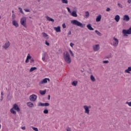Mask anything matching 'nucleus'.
<instances>
[{
	"mask_svg": "<svg viewBox=\"0 0 131 131\" xmlns=\"http://www.w3.org/2000/svg\"><path fill=\"white\" fill-rule=\"evenodd\" d=\"M63 58L64 59V61L68 63V64H70L71 63V58L70 57V55L68 52L63 53Z\"/></svg>",
	"mask_w": 131,
	"mask_h": 131,
	"instance_id": "1",
	"label": "nucleus"
},
{
	"mask_svg": "<svg viewBox=\"0 0 131 131\" xmlns=\"http://www.w3.org/2000/svg\"><path fill=\"white\" fill-rule=\"evenodd\" d=\"M71 23H72L73 25H76V26H78L79 27H81V28L85 26V24H82L81 23L79 22L78 20L76 19L72 20L71 21Z\"/></svg>",
	"mask_w": 131,
	"mask_h": 131,
	"instance_id": "2",
	"label": "nucleus"
},
{
	"mask_svg": "<svg viewBox=\"0 0 131 131\" xmlns=\"http://www.w3.org/2000/svg\"><path fill=\"white\" fill-rule=\"evenodd\" d=\"M27 19L26 17H23L20 19V24L24 26V27H25V28H27V26L26 25Z\"/></svg>",
	"mask_w": 131,
	"mask_h": 131,
	"instance_id": "3",
	"label": "nucleus"
},
{
	"mask_svg": "<svg viewBox=\"0 0 131 131\" xmlns=\"http://www.w3.org/2000/svg\"><path fill=\"white\" fill-rule=\"evenodd\" d=\"M122 33H123L124 36H128L127 34H131V26L128 30H123Z\"/></svg>",
	"mask_w": 131,
	"mask_h": 131,
	"instance_id": "4",
	"label": "nucleus"
},
{
	"mask_svg": "<svg viewBox=\"0 0 131 131\" xmlns=\"http://www.w3.org/2000/svg\"><path fill=\"white\" fill-rule=\"evenodd\" d=\"M30 101L31 102H35L36 101V99H37V96L35 94H32L29 97Z\"/></svg>",
	"mask_w": 131,
	"mask_h": 131,
	"instance_id": "5",
	"label": "nucleus"
},
{
	"mask_svg": "<svg viewBox=\"0 0 131 131\" xmlns=\"http://www.w3.org/2000/svg\"><path fill=\"white\" fill-rule=\"evenodd\" d=\"M93 50L94 52H98L100 50V45L99 44L94 45L93 46Z\"/></svg>",
	"mask_w": 131,
	"mask_h": 131,
	"instance_id": "6",
	"label": "nucleus"
},
{
	"mask_svg": "<svg viewBox=\"0 0 131 131\" xmlns=\"http://www.w3.org/2000/svg\"><path fill=\"white\" fill-rule=\"evenodd\" d=\"M113 39L114 40H115L113 42L114 47H117V46H118V43L119 42V41H118V39L115 38V37H114Z\"/></svg>",
	"mask_w": 131,
	"mask_h": 131,
	"instance_id": "7",
	"label": "nucleus"
},
{
	"mask_svg": "<svg viewBox=\"0 0 131 131\" xmlns=\"http://www.w3.org/2000/svg\"><path fill=\"white\" fill-rule=\"evenodd\" d=\"M83 108L84 110L85 114H88V115H89L90 114V109H89V107H87L86 105H84Z\"/></svg>",
	"mask_w": 131,
	"mask_h": 131,
	"instance_id": "8",
	"label": "nucleus"
},
{
	"mask_svg": "<svg viewBox=\"0 0 131 131\" xmlns=\"http://www.w3.org/2000/svg\"><path fill=\"white\" fill-rule=\"evenodd\" d=\"M48 81H50V79L49 78H46L39 83V85H41V84H42L43 83H47V82H48Z\"/></svg>",
	"mask_w": 131,
	"mask_h": 131,
	"instance_id": "9",
	"label": "nucleus"
},
{
	"mask_svg": "<svg viewBox=\"0 0 131 131\" xmlns=\"http://www.w3.org/2000/svg\"><path fill=\"white\" fill-rule=\"evenodd\" d=\"M38 106H45V107H48L50 106V103L46 102L42 103L41 102H40L38 103Z\"/></svg>",
	"mask_w": 131,
	"mask_h": 131,
	"instance_id": "10",
	"label": "nucleus"
},
{
	"mask_svg": "<svg viewBox=\"0 0 131 131\" xmlns=\"http://www.w3.org/2000/svg\"><path fill=\"white\" fill-rule=\"evenodd\" d=\"M14 110H16L17 112H20V108L18 106V105L14 104L12 107Z\"/></svg>",
	"mask_w": 131,
	"mask_h": 131,
	"instance_id": "11",
	"label": "nucleus"
},
{
	"mask_svg": "<svg viewBox=\"0 0 131 131\" xmlns=\"http://www.w3.org/2000/svg\"><path fill=\"white\" fill-rule=\"evenodd\" d=\"M12 25H13V26H15L16 28H17V27H19V24H18V21L15 20H13L12 21Z\"/></svg>",
	"mask_w": 131,
	"mask_h": 131,
	"instance_id": "12",
	"label": "nucleus"
},
{
	"mask_svg": "<svg viewBox=\"0 0 131 131\" xmlns=\"http://www.w3.org/2000/svg\"><path fill=\"white\" fill-rule=\"evenodd\" d=\"M129 16L127 15H125L123 16V21H129Z\"/></svg>",
	"mask_w": 131,
	"mask_h": 131,
	"instance_id": "13",
	"label": "nucleus"
},
{
	"mask_svg": "<svg viewBox=\"0 0 131 131\" xmlns=\"http://www.w3.org/2000/svg\"><path fill=\"white\" fill-rule=\"evenodd\" d=\"M10 47V42L8 41L3 46V48H5V50H7L8 48Z\"/></svg>",
	"mask_w": 131,
	"mask_h": 131,
	"instance_id": "14",
	"label": "nucleus"
},
{
	"mask_svg": "<svg viewBox=\"0 0 131 131\" xmlns=\"http://www.w3.org/2000/svg\"><path fill=\"white\" fill-rule=\"evenodd\" d=\"M54 30H55L56 32H61V27L60 26L54 27Z\"/></svg>",
	"mask_w": 131,
	"mask_h": 131,
	"instance_id": "15",
	"label": "nucleus"
},
{
	"mask_svg": "<svg viewBox=\"0 0 131 131\" xmlns=\"http://www.w3.org/2000/svg\"><path fill=\"white\" fill-rule=\"evenodd\" d=\"M102 18V15H101L100 14L98 16H97L96 19V22H100V21H101V19Z\"/></svg>",
	"mask_w": 131,
	"mask_h": 131,
	"instance_id": "16",
	"label": "nucleus"
},
{
	"mask_svg": "<svg viewBox=\"0 0 131 131\" xmlns=\"http://www.w3.org/2000/svg\"><path fill=\"white\" fill-rule=\"evenodd\" d=\"M115 20L116 22H119V20H120V16L119 15H117L115 17Z\"/></svg>",
	"mask_w": 131,
	"mask_h": 131,
	"instance_id": "17",
	"label": "nucleus"
},
{
	"mask_svg": "<svg viewBox=\"0 0 131 131\" xmlns=\"http://www.w3.org/2000/svg\"><path fill=\"white\" fill-rule=\"evenodd\" d=\"M27 105L29 106V107H30V108H33V107H34V105L33 104V103L31 102H28Z\"/></svg>",
	"mask_w": 131,
	"mask_h": 131,
	"instance_id": "18",
	"label": "nucleus"
},
{
	"mask_svg": "<svg viewBox=\"0 0 131 131\" xmlns=\"http://www.w3.org/2000/svg\"><path fill=\"white\" fill-rule=\"evenodd\" d=\"M71 15L73 16V17H77V13L76 11H73Z\"/></svg>",
	"mask_w": 131,
	"mask_h": 131,
	"instance_id": "19",
	"label": "nucleus"
},
{
	"mask_svg": "<svg viewBox=\"0 0 131 131\" xmlns=\"http://www.w3.org/2000/svg\"><path fill=\"white\" fill-rule=\"evenodd\" d=\"M131 71V67H128L127 69L125 70V73H130Z\"/></svg>",
	"mask_w": 131,
	"mask_h": 131,
	"instance_id": "20",
	"label": "nucleus"
},
{
	"mask_svg": "<svg viewBox=\"0 0 131 131\" xmlns=\"http://www.w3.org/2000/svg\"><path fill=\"white\" fill-rule=\"evenodd\" d=\"M87 28H88V29L89 30H94V28H93V27H92V25L91 24H88L86 26Z\"/></svg>",
	"mask_w": 131,
	"mask_h": 131,
	"instance_id": "21",
	"label": "nucleus"
},
{
	"mask_svg": "<svg viewBox=\"0 0 131 131\" xmlns=\"http://www.w3.org/2000/svg\"><path fill=\"white\" fill-rule=\"evenodd\" d=\"M90 79L93 82H95L96 81V79L95 78V77L93 75H91L90 76Z\"/></svg>",
	"mask_w": 131,
	"mask_h": 131,
	"instance_id": "22",
	"label": "nucleus"
},
{
	"mask_svg": "<svg viewBox=\"0 0 131 131\" xmlns=\"http://www.w3.org/2000/svg\"><path fill=\"white\" fill-rule=\"evenodd\" d=\"M39 93H40V95H46V93H47V91L46 90L44 91L40 90L39 91Z\"/></svg>",
	"mask_w": 131,
	"mask_h": 131,
	"instance_id": "23",
	"label": "nucleus"
},
{
	"mask_svg": "<svg viewBox=\"0 0 131 131\" xmlns=\"http://www.w3.org/2000/svg\"><path fill=\"white\" fill-rule=\"evenodd\" d=\"M36 69H37V67H32L30 69V72H32L33 71H34V70H36Z\"/></svg>",
	"mask_w": 131,
	"mask_h": 131,
	"instance_id": "24",
	"label": "nucleus"
},
{
	"mask_svg": "<svg viewBox=\"0 0 131 131\" xmlns=\"http://www.w3.org/2000/svg\"><path fill=\"white\" fill-rule=\"evenodd\" d=\"M77 83H78L77 81H74L72 83V85H73L74 86H76V85H77Z\"/></svg>",
	"mask_w": 131,
	"mask_h": 131,
	"instance_id": "25",
	"label": "nucleus"
},
{
	"mask_svg": "<svg viewBox=\"0 0 131 131\" xmlns=\"http://www.w3.org/2000/svg\"><path fill=\"white\" fill-rule=\"evenodd\" d=\"M47 20L48 21H51V22H55V20H54V19L50 17L49 16L47 17Z\"/></svg>",
	"mask_w": 131,
	"mask_h": 131,
	"instance_id": "26",
	"label": "nucleus"
},
{
	"mask_svg": "<svg viewBox=\"0 0 131 131\" xmlns=\"http://www.w3.org/2000/svg\"><path fill=\"white\" fill-rule=\"evenodd\" d=\"M14 108L13 107L10 110L11 113H12V114H16V111H14Z\"/></svg>",
	"mask_w": 131,
	"mask_h": 131,
	"instance_id": "27",
	"label": "nucleus"
},
{
	"mask_svg": "<svg viewBox=\"0 0 131 131\" xmlns=\"http://www.w3.org/2000/svg\"><path fill=\"white\" fill-rule=\"evenodd\" d=\"M95 33L97 34V35H99V36H101L102 35V34L101 33V32H99V31L98 30H95Z\"/></svg>",
	"mask_w": 131,
	"mask_h": 131,
	"instance_id": "28",
	"label": "nucleus"
},
{
	"mask_svg": "<svg viewBox=\"0 0 131 131\" xmlns=\"http://www.w3.org/2000/svg\"><path fill=\"white\" fill-rule=\"evenodd\" d=\"M43 113L44 114H49V110H48L47 109H45L44 110Z\"/></svg>",
	"mask_w": 131,
	"mask_h": 131,
	"instance_id": "29",
	"label": "nucleus"
},
{
	"mask_svg": "<svg viewBox=\"0 0 131 131\" xmlns=\"http://www.w3.org/2000/svg\"><path fill=\"white\" fill-rule=\"evenodd\" d=\"M62 4H68V0H60Z\"/></svg>",
	"mask_w": 131,
	"mask_h": 131,
	"instance_id": "30",
	"label": "nucleus"
},
{
	"mask_svg": "<svg viewBox=\"0 0 131 131\" xmlns=\"http://www.w3.org/2000/svg\"><path fill=\"white\" fill-rule=\"evenodd\" d=\"M32 58V57H31V56H30V54H28V56H27V59H28V60H31Z\"/></svg>",
	"mask_w": 131,
	"mask_h": 131,
	"instance_id": "31",
	"label": "nucleus"
},
{
	"mask_svg": "<svg viewBox=\"0 0 131 131\" xmlns=\"http://www.w3.org/2000/svg\"><path fill=\"white\" fill-rule=\"evenodd\" d=\"M69 52H70V54H71V56H72V57H74V54H73V52H72V51H71V50H69Z\"/></svg>",
	"mask_w": 131,
	"mask_h": 131,
	"instance_id": "32",
	"label": "nucleus"
},
{
	"mask_svg": "<svg viewBox=\"0 0 131 131\" xmlns=\"http://www.w3.org/2000/svg\"><path fill=\"white\" fill-rule=\"evenodd\" d=\"M42 34L43 37H47V36H49V35L48 34H47V33H46L45 32H42Z\"/></svg>",
	"mask_w": 131,
	"mask_h": 131,
	"instance_id": "33",
	"label": "nucleus"
},
{
	"mask_svg": "<svg viewBox=\"0 0 131 131\" xmlns=\"http://www.w3.org/2000/svg\"><path fill=\"white\" fill-rule=\"evenodd\" d=\"M32 128L33 129V130L38 131V128H37V127H35L32 126Z\"/></svg>",
	"mask_w": 131,
	"mask_h": 131,
	"instance_id": "34",
	"label": "nucleus"
},
{
	"mask_svg": "<svg viewBox=\"0 0 131 131\" xmlns=\"http://www.w3.org/2000/svg\"><path fill=\"white\" fill-rule=\"evenodd\" d=\"M102 63H103V64H108V63H109V61L108 60H103L102 61Z\"/></svg>",
	"mask_w": 131,
	"mask_h": 131,
	"instance_id": "35",
	"label": "nucleus"
},
{
	"mask_svg": "<svg viewBox=\"0 0 131 131\" xmlns=\"http://www.w3.org/2000/svg\"><path fill=\"white\" fill-rule=\"evenodd\" d=\"M18 9L19 10L20 13H21V14H24V12H23V11L22 10V8H21L19 7Z\"/></svg>",
	"mask_w": 131,
	"mask_h": 131,
	"instance_id": "36",
	"label": "nucleus"
},
{
	"mask_svg": "<svg viewBox=\"0 0 131 131\" xmlns=\"http://www.w3.org/2000/svg\"><path fill=\"white\" fill-rule=\"evenodd\" d=\"M85 16L86 17H90V13L89 12V11H86L85 12Z\"/></svg>",
	"mask_w": 131,
	"mask_h": 131,
	"instance_id": "37",
	"label": "nucleus"
},
{
	"mask_svg": "<svg viewBox=\"0 0 131 131\" xmlns=\"http://www.w3.org/2000/svg\"><path fill=\"white\" fill-rule=\"evenodd\" d=\"M66 130L67 131H72V130L71 129V128L69 127H67Z\"/></svg>",
	"mask_w": 131,
	"mask_h": 131,
	"instance_id": "38",
	"label": "nucleus"
},
{
	"mask_svg": "<svg viewBox=\"0 0 131 131\" xmlns=\"http://www.w3.org/2000/svg\"><path fill=\"white\" fill-rule=\"evenodd\" d=\"M12 20H15V18H16V15L14 14H13L12 15Z\"/></svg>",
	"mask_w": 131,
	"mask_h": 131,
	"instance_id": "39",
	"label": "nucleus"
},
{
	"mask_svg": "<svg viewBox=\"0 0 131 131\" xmlns=\"http://www.w3.org/2000/svg\"><path fill=\"white\" fill-rule=\"evenodd\" d=\"M126 104H127V105H128V106H129V107H131V101L130 102L127 101L126 102Z\"/></svg>",
	"mask_w": 131,
	"mask_h": 131,
	"instance_id": "40",
	"label": "nucleus"
},
{
	"mask_svg": "<svg viewBox=\"0 0 131 131\" xmlns=\"http://www.w3.org/2000/svg\"><path fill=\"white\" fill-rule=\"evenodd\" d=\"M118 6L119 8H121V9H122V5H121L120 3H118Z\"/></svg>",
	"mask_w": 131,
	"mask_h": 131,
	"instance_id": "41",
	"label": "nucleus"
},
{
	"mask_svg": "<svg viewBox=\"0 0 131 131\" xmlns=\"http://www.w3.org/2000/svg\"><path fill=\"white\" fill-rule=\"evenodd\" d=\"M46 56H47V52H44L42 54V57L46 58Z\"/></svg>",
	"mask_w": 131,
	"mask_h": 131,
	"instance_id": "42",
	"label": "nucleus"
},
{
	"mask_svg": "<svg viewBox=\"0 0 131 131\" xmlns=\"http://www.w3.org/2000/svg\"><path fill=\"white\" fill-rule=\"evenodd\" d=\"M30 62V63H34V59H33V58L31 59Z\"/></svg>",
	"mask_w": 131,
	"mask_h": 131,
	"instance_id": "43",
	"label": "nucleus"
},
{
	"mask_svg": "<svg viewBox=\"0 0 131 131\" xmlns=\"http://www.w3.org/2000/svg\"><path fill=\"white\" fill-rule=\"evenodd\" d=\"M67 9L69 13H71V10H70V8H69V7H67Z\"/></svg>",
	"mask_w": 131,
	"mask_h": 131,
	"instance_id": "44",
	"label": "nucleus"
},
{
	"mask_svg": "<svg viewBox=\"0 0 131 131\" xmlns=\"http://www.w3.org/2000/svg\"><path fill=\"white\" fill-rule=\"evenodd\" d=\"M62 28H66V25L65 24V23H63L62 24Z\"/></svg>",
	"mask_w": 131,
	"mask_h": 131,
	"instance_id": "45",
	"label": "nucleus"
},
{
	"mask_svg": "<svg viewBox=\"0 0 131 131\" xmlns=\"http://www.w3.org/2000/svg\"><path fill=\"white\" fill-rule=\"evenodd\" d=\"M70 45L71 47V48H73V46H74V43L71 42Z\"/></svg>",
	"mask_w": 131,
	"mask_h": 131,
	"instance_id": "46",
	"label": "nucleus"
},
{
	"mask_svg": "<svg viewBox=\"0 0 131 131\" xmlns=\"http://www.w3.org/2000/svg\"><path fill=\"white\" fill-rule=\"evenodd\" d=\"M24 10L25 11V12H30V10H29V9H25Z\"/></svg>",
	"mask_w": 131,
	"mask_h": 131,
	"instance_id": "47",
	"label": "nucleus"
},
{
	"mask_svg": "<svg viewBox=\"0 0 131 131\" xmlns=\"http://www.w3.org/2000/svg\"><path fill=\"white\" fill-rule=\"evenodd\" d=\"M110 8L108 7L106 8V12H110Z\"/></svg>",
	"mask_w": 131,
	"mask_h": 131,
	"instance_id": "48",
	"label": "nucleus"
},
{
	"mask_svg": "<svg viewBox=\"0 0 131 131\" xmlns=\"http://www.w3.org/2000/svg\"><path fill=\"white\" fill-rule=\"evenodd\" d=\"M46 45H47V46H50V43L48 42V41L46 40Z\"/></svg>",
	"mask_w": 131,
	"mask_h": 131,
	"instance_id": "49",
	"label": "nucleus"
},
{
	"mask_svg": "<svg viewBox=\"0 0 131 131\" xmlns=\"http://www.w3.org/2000/svg\"><path fill=\"white\" fill-rule=\"evenodd\" d=\"M86 107L88 108V109H91V108H92V106H91V105H89V106L86 105Z\"/></svg>",
	"mask_w": 131,
	"mask_h": 131,
	"instance_id": "50",
	"label": "nucleus"
},
{
	"mask_svg": "<svg viewBox=\"0 0 131 131\" xmlns=\"http://www.w3.org/2000/svg\"><path fill=\"white\" fill-rule=\"evenodd\" d=\"M109 58H111V55H109L108 56L105 57L106 59H109Z\"/></svg>",
	"mask_w": 131,
	"mask_h": 131,
	"instance_id": "51",
	"label": "nucleus"
},
{
	"mask_svg": "<svg viewBox=\"0 0 131 131\" xmlns=\"http://www.w3.org/2000/svg\"><path fill=\"white\" fill-rule=\"evenodd\" d=\"M25 62L26 63H28V62H29V59H28L27 58H26Z\"/></svg>",
	"mask_w": 131,
	"mask_h": 131,
	"instance_id": "52",
	"label": "nucleus"
},
{
	"mask_svg": "<svg viewBox=\"0 0 131 131\" xmlns=\"http://www.w3.org/2000/svg\"><path fill=\"white\" fill-rule=\"evenodd\" d=\"M68 35H71V31H70L69 33H68Z\"/></svg>",
	"mask_w": 131,
	"mask_h": 131,
	"instance_id": "53",
	"label": "nucleus"
},
{
	"mask_svg": "<svg viewBox=\"0 0 131 131\" xmlns=\"http://www.w3.org/2000/svg\"><path fill=\"white\" fill-rule=\"evenodd\" d=\"M51 99V95L48 96V100H50Z\"/></svg>",
	"mask_w": 131,
	"mask_h": 131,
	"instance_id": "54",
	"label": "nucleus"
},
{
	"mask_svg": "<svg viewBox=\"0 0 131 131\" xmlns=\"http://www.w3.org/2000/svg\"><path fill=\"white\" fill-rule=\"evenodd\" d=\"M42 60L45 61V60H46V57H42Z\"/></svg>",
	"mask_w": 131,
	"mask_h": 131,
	"instance_id": "55",
	"label": "nucleus"
},
{
	"mask_svg": "<svg viewBox=\"0 0 131 131\" xmlns=\"http://www.w3.org/2000/svg\"><path fill=\"white\" fill-rule=\"evenodd\" d=\"M26 128L25 127V126H24V127H21V129H23V130L26 129Z\"/></svg>",
	"mask_w": 131,
	"mask_h": 131,
	"instance_id": "56",
	"label": "nucleus"
},
{
	"mask_svg": "<svg viewBox=\"0 0 131 131\" xmlns=\"http://www.w3.org/2000/svg\"><path fill=\"white\" fill-rule=\"evenodd\" d=\"M3 100H4V97L1 96V101H3Z\"/></svg>",
	"mask_w": 131,
	"mask_h": 131,
	"instance_id": "57",
	"label": "nucleus"
},
{
	"mask_svg": "<svg viewBox=\"0 0 131 131\" xmlns=\"http://www.w3.org/2000/svg\"><path fill=\"white\" fill-rule=\"evenodd\" d=\"M127 3H128V4H130V3H131V0H128V1H127Z\"/></svg>",
	"mask_w": 131,
	"mask_h": 131,
	"instance_id": "58",
	"label": "nucleus"
},
{
	"mask_svg": "<svg viewBox=\"0 0 131 131\" xmlns=\"http://www.w3.org/2000/svg\"><path fill=\"white\" fill-rule=\"evenodd\" d=\"M1 95L2 97L4 96V93L3 92H1Z\"/></svg>",
	"mask_w": 131,
	"mask_h": 131,
	"instance_id": "59",
	"label": "nucleus"
},
{
	"mask_svg": "<svg viewBox=\"0 0 131 131\" xmlns=\"http://www.w3.org/2000/svg\"><path fill=\"white\" fill-rule=\"evenodd\" d=\"M81 72L82 73L84 72V70H81Z\"/></svg>",
	"mask_w": 131,
	"mask_h": 131,
	"instance_id": "60",
	"label": "nucleus"
},
{
	"mask_svg": "<svg viewBox=\"0 0 131 131\" xmlns=\"http://www.w3.org/2000/svg\"><path fill=\"white\" fill-rule=\"evenodd\" d=\"M12 13H14V10H12Z\"/></svg>",
	"mask_w": 131,
	"mask_h": 131,
	"instance_id": "61",
	"label": "nucleus"
},
{
	"mask_svg": "<svg viewBox=\"0 0 131 131\" xmlns=\"http://www.w3.org/2000/svg\"><path fill=\"white\" fill-rule=\"evenodd\" d=\"M37 2L39 3V2H40V0H37Z\"/></svg>",
	"mask_w": 131,
	"mask_h": 131,
	"instance_id": "62",
	"label": "nucleus"
},
{
	"mask_svg": "<svg viewBox=\"0 0 131 131\" xmlns=\"http://www.w3.org/2000/svg\"><path fill=\"white\" fill-rule=\"evenodd\" d=\"M2 19V16L0 15V19Z\"/></svg>",
	"mask_w": 131,
	"mask_h": 131,
	"instance_id": "63",
	"label": "nucleus"
},
{
	"mask_svg": "<svg viewBox=\"0 0 131 131\" xmlns=\"http://www.w3.org/2000/svg\"><path fill=\"white\" fill-rule=\"evenodd\" d=\"M30 19H31V16H29Z\"/></svg>",
	"mask_w": 131,
	"mask_h": 131,
	"instance_id": "64",
	"label": "nucleus"
}]
</instances>
